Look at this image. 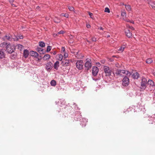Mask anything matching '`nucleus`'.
I'll return each mask as SVG.
<instances>
[{
    "label": "nucleus",
    "instance_id": "a878e982",
    "mask_svg": "<svg viewBox=\"0 0 155 155\" xmlns=\"http://www.w3.org/2000/svg\"><path fill=\"white\" fill-rule=\"evenodd\" d=\"M153 60H152L151 59V58H148L146 61V62L147 63V64H150L152 62H153Z\"/></svg>",
    "mask_w": 155,
    "mask_h": 155
},
{
    "label": "nucleus",
    "instance_id": "ddd939ff",
    "mask_svg": "<svg viewBox=\"0 0 155 155\" xmlns=\"http://www.w3.org/2000/svg\"><path fill=\"white\" fill-rule=\"evenodd\" d=\"M125 33L126 35L129 38H131L132 36V33L129 29H125Z\"/></svg>",
    "mask_w": 155,
    "mask_h": 155
},
{
    "label": "nucleus",
    "instance_id": "8fccbe9b",
    "mask_svg": "<svg viewBox=\"0 0 155 155\" xmlns=\"http://www.w3.org/2000/svg\"><path fill=\"white\" fill-rule=\"evenodd\" d=\"M40 7L39 6H38L36 8V9L38 10H39L40 9Z\"/></svg>",
    "mask_w": 155,
    "mask_h": 155
},
{
    "label": "nucleus",
    "instance_id": "ea45409f",
    "mask_svg": "<svg viewBox=\"0 0 155 155\" xmlns=\"http://www.w3.org/2000/svg\"><path fill=\"white\" fill-rule=\"evenodd\" d=\"M129 28L131 29L132 30H134V28L132 26H129Z\"/></svg>",
    "mask_w": 155,
    "mask_h": 155
},
{
    "label": "nucleus",
    "instance_id": "2f4dec72",
    "mask_svg": "<svg viewBox=\"0 0 155 155\" xmlns=\"http://www.w3.org/2000/svg\"><path fill=\"white\" fill-rule=\"evenodd\" d=\"M68 8L70 11H73L74 10V8L72 6H68Z\"/></svg>",
    "mask_w": 155,
    "mask_h": 155
},
{
    "label": "nucleus",
    "instance_id": "6e6552de",
    "mask_svg": "<svg viewBox=\"0 0 155 155\" xmlns=\"http://www.w3.org/2000/svg\"><path fill=\"white\" fill-rule=\"evenodd\" d=\"M3 40H7L8 41H12L13 38H12L11 35L10 34H6L5 36L2 38Z\"/></svg>",
    "mask_w": 155,
    "mask_h": 155
},
{
    "label": "nucleus",
    "instance_id": "f3484780",
    "mask_svg": "<svg viewBox=\"0 0 155 155\" xmlns=\"http://www.w3.org/2000/svg\"><path fill=\"white\" fill-rule=\"evenodd\" d=\"M51 56L49 54H45L43 57V60L44 61H48L50 58Z\"/></svg>",
    "mask_w": 155,
    "mask_h": 155
},
{
    "label": "nucleus",
    "instance_id": "13d9d810",
    "mask_svg": "<svg viewBox=\"0 0 155 155\" xmlns=\"http://www.w3.org/2000/svg\"><path fill=\"white\" fill-rule=\"evenodd\" d=\"M129 26H127V27H128V28H129Z\"/></svg>",
    "mask_w": 155,
    "mask_h": 155
},
{
    "label": "nucleus",
    "instance_id": "4c0bfd02",
    "mask_svg": "<svg viewBox=\"0 0 155 155\" xmlns=\"http://www.w3.org/2000/svg\"><path fill=\"white\" fill-rule=\"evenodd\" d=\"M18 37H19L18 38H17V40L18 39H21L23 38V36L22 35H21V36L19 35L18 36Z\"/></svg>",
    "mask_w": 155,
    "mask_h": 155
},
{
    "label": "nucleus",
    "instance_id": "4d7b16f0",
    "mask_svg": "<svg viewBox=\"0 0 155 155\" xmlns=\"http://www.w3.org/2000/svg\"><path fill=\"white\" fill-rule=\"evenodd\" d=\"M43 51V50L42 49V50H41V51Z\"/></svg>",
    "mask_w": 155,
    "mask_h": 155
},
{
    "label": "nucleus",
    "instance_id": "0eeeda50",
    "mask_svg": "<svg viewBox=\"0 0 155 155\" xmlns=\"http://www.w3.org/2000/svg\"><path fill=\"white\" fill-rule=\"evenodd\" d=\"M128 77L127 76L123 78L122 81V84L123 86H127L129 84V79Z\"/></svg>",
    "mask_w": 155,
    "mask_h": 155
},
{
    "label": "nucleus",
    "instance_id": "c03bdc74",
    "mask_svg": "<svg viewBox=\"0 0 155 155\" xmlns=\"http://www.w3.org/2000/svg\"><path fill=\"white\" fill-rule=\"evenodd\" d=\"M14 0H9V2L11 4L12 3Z\"/></svg>",
    "mask_w": 155,
    "mask_h": 155
},
{
    "label": "nucleus",
    "instance_id": "a211bd4d",
    "mask_svg": "<svg viewBox=\"0 0 155 155\" xmlns=\"http://www.w3.org/2000/svg\"><path fill=\"white\" fill-rule=\"evenodd\" d=\"M29 55V51L27 49L25 50L24 51L23 55L25 58H27Z\"/></svg>",
    "mask_w": 155,
    "mask_h": 155
},
{
    "label": "nucleus",
    "instance_id": "603ef678",
    "mask_svg": "<svg viewBox=\"0 0 155 155\" xmlns=\"http://www.w3.org/2000/svg\"><path fill=\"white\" fill-rule=\"evenodd\" d=\"M11 4H12V6H13V7H15V6H16L14 4H12V3Z\"/></svg>",
    "mask_w": 155,
    "mask_h": 155
},
{
    "label": "nucleus",
    "instance_id": "72a5a7b5",
    "mask_svg": "<svg viewBox=\"0 0 155 155\" xmlns=\"http://www.w3.org/2000/svg\"><path fill=\"white\" fill-rule=\"evenodd\" d=\"M88 13L89 14V15H90V18H91L93 19V13L90 12H88Z\"/></svg>",
    "mask_w": 155,
    "mask_h": 155
},
{
    "label": "nucleus",
    "instance_id": "dca6fc26",
    "mask_svg": "<svg viewBox=\"0 0 155 155\" xmlns=\"http://www.w3.org/2000/svg\"><path fill=\"white\" fill-rule=\"evenodd\" d=\"M139 77V74L137 72L133 73L132 75V77L134 79H137Z\"/></svg>",
    "mask_w": 155,
    "mask_h": 155
},
{
    "label": "nucleus",
    "instance_id": "4be33fe9",
    "mask_svg": "<svg viewBox=\"0 0 155 155\" xmlns=\"http://www.w3.org/2000/svg\"><path fill=\"white\" fill-rule=\"evenodd\" d=\"M126 47V46L125 45H123L121 46L118 50L119 51H121V52H123L124 48Z\"/></svg>",
    "mask_w": 155,
    "mask_h": 155
},
{
    "label": "nucleus",
    "instance_id": "9b49d317",
    "mask_svg": "<svg viewBox=\"0 0 155 155\" xmlns=\"http://www.w3.org/2000/svg\"><path fill=\"white\" fill-rule=\"evenodd\" d=\"M147 84L149 85L150 91H151L153 88H154L155 86L154 81L151 80H149L147 82Z\"/></svg>",
    "mask_w": 155,
    "mask_h": 155
},
{
    "label": "nucleus",
    "instance_id": "a18cd8bd",
    "mask_svg": "<svg viewBox=\"0 0 155 155\" xmlns=\"http://www.w3.org/2000/svg\"><path fill=\"white\" fill-rule=\"evenodd\" d=\"M57 54V52L56 51H54L53 52V54L55 55Z\"/></svg>",
    "mask_w": 155,
    "mask_h": 155
},
{
    "label": "nucleus",
    "instance_id": "bf43d9fd",
    "mask_svg": "<svg viewBox=\"0 0 155 155\" xmlns=\"http://www.w3.org/2000/svg\"><path fill=\"white\" fill-rule=\"evenodd\" d=\"M154 75V76H155V73Z\"/></svg>",
    "mask_w": 155,
    "mask_h": 155
},
{
    "label": "nucleus",
    "instance_id": "e433bc0d",
    "mask_svg": "<svg viewBox=\"0 0 155 155\" xmlns=\"http://www.w3.org/2000/svg\"><path fill=\"white\" fill-rule=\"evenodd\" d=\"M92 40L93 41H96V38L95 37H93L92 38Z\"/></svg>",
    "mask_w": 155,
    "mask_h": 155
},
{
    "label": "nucleus",
    "instance_id": "6e6d98bb",
    "mask_svg": "<svg viewBox=\"0 0 155 155\" xmlns=\"http://www.w3.org/2000/svg\"><path fill=\"white\" fill-rule=\"evenodd\" d=\"M107 37H110V35H107Z\"/></svg>",
    "mask_w": 155,
    "mask_h": 155
},
{
    "label": "nucleus",
    "instance_id": "49530a36",
    "mask_svg": "<svg viewBox=\"0 0 155 155\" xmlns=\"http://www.w3.org/2000/svg\"><path fill=\"white\" fill-rule=\"evenodd\" d=\"M41 48H38V52H39V53H40L41 54V53H40V51L41 50Z\"/></svg>",
    "mask_w": 155,
    "mask_h": 155
},
{
    "label": "nucleus",
    "instance_id": "7ed1b4c3",
    "mask_svg": "<svg viewBox=\"0 0 155 155\" xmlns=\"http://www.w3.org/2000/svg\"><path fill=\"white\" fill-rule=\"evenodd\" d=\"M84 66L86 69L87 71L89 70L92 67L91 60L90 59L87 58L86 59V61L84 64Z\"/></svg>",
    "mask_w": 155,
    "mask_h": 155
},
{
    "label": "nucleus",
    "instance_id": "bb28decb",
    "mask_svg": "<svg viewBox=\"0 0 155 155\" xmlns=\"http://www.w3.org/2000/svg\"><path fill=\"white\" fill-rule=\"evenodd\" d=\"M39 45L40 47H44L45 46V43L43 42H40L39 43Z\"/></svg>",
    "mask_w": 155,
    "mask_h": 155
},
{
    "label": "nucleus",
    "instance_id": "864d4df0",
    "mask_svg": "<svg viewBox=\"0 0 155 155\" xmlns=\"http://www.w3.org/2000/svg\"><path fill=\"white\" fill-rule=\"evenodd\" d=\"M100 29H101V30H103V28H102V27H100Z\"/></svg>",
    "mask_w": 155,
    "mask_h": 155
},
{
    "label": "nucleus",
    "instance_id": "5701e85b",
    "mask_svg": "<svg viewBox=\"0 0 155 155\" xmlns=\"http://www.w3.org/2000/svg\"><path fill=\"white\" fill-rule=\"evenodd\" d=\"M50 84L51 86H54L56 85V82L55 80H52L51 81Z\"/></svg>",
    "mask_w": 155,
    "mask_h": 155
},
{
    "label": "nucleus",
    "instance_id": "c85d7f7f",
    "mask_svg": "<svg viewBox=\"0 0 155 155\" xmlns=\"http://www.w3.org/2000/svg\"><path fill=\"white\" fill-rule=\"evenodd\" d=\"M51 46H48L47 47V49L46 50L47 52H49L51 51Z\"/></svg>",
    "mask_w": 155,
    "mask_h": 155
},
{
    "label": "nucleus",
    "instance_id": "a19ab883",
    "mask_svg": "<svg viewBox=\"0 0 155 155\" xmlns=\"http://www.w3.org/2000/svg\"><path fill=\"white\" fill-rule=\"evenodd\" d=\"M64 33V31H60L58 33V34H63Z\"/></svg>",
    "mask_w": 155,
    "mask_h": 155
},
{
    "label": "nucleus",
    "instance_id": "412c9836",
    "mask_svg": "<svg viewBox=\"0 0 155 155\" xmlns=\"http://www.w3.org/2000/svg\"><path fill=\"white\" fill-rule=\"evenodd\" d=\"M16 47L17 49H19L20 50H21L24 47L22 45L19 44L17 45H16Z\"/></svg>",
    "mask_w": 155,
    "mask_h": 155
},
{
    "label": "nucleus",
    "instance_id": "4468645a",
    "mask_svg": "<svg viewBox=\"0 0 155 155\" xmlns=\"http://www.w3.org/2000/svg\"><path fill=\"white\" fill-rule=\"evenodd\" d=\"M30 54L31 56L36 58L38 56V54L36 52L31 51L30 52Z\"/></svg>",
    "mask_w": 155,
    "mask_h": 155
},
{
    "label": "nucleus",
    "instance_id": "423d86ee",
    "mask_svg": "<svg viewBox=\"0 0 155 155\" xmlns=\"http://www.w3.org/2000/svg\"><path fill=\"white\" fill-rule=\"evenodd\" d=\"M77 68L79 70H81L83 69V63L82 60H78L77 61L76 63Z\"/></svg>",
    "mask_w": 155,
    "mask_h": 155
},
{
    "label": "nucleus",
    "instance_id": "aec40b11",
    "mask_svg": "<svg viewBox=\"0 0 155 155\" xmlns=\"http://www.w3.org/2000/svg\"><path fill=\"white\" fill-rule=\"evenodd\" d=\"M8 43H6V42H4L1 43L0 44V46L1 47L6 48V47L7 45V44H8Z\"/></svg>",
    "mask_w": 155,
    "mask_h": 155
},
{
    "label": "nucleus",
    "instance_id": "58836bf2",
    "mask_svg": "<svg viewBox=\"0 0 155 155\" xmlns=\"http://www.w3.org/2000/svg\"><path fill=\"white\" fill-rule=\"evenodd\" d=\"M61 52H64V51H65V49H64V47H62L61 48Z\"/></svg>",
    "mask_w": 155,
    "mask_h": 155
},
{
    "label": "nucleus",
    "instance_id": "f8f14e48",
    "mask_svg": "<svg viewBox=\"0 0 155 155\" xmlns=\"http://www.w3.org/2000/svg\"><path fill=\"white\" fill-rule=\"evenodd\" d=\"M69 64V60H64L63 61H62L61 64L62 65L64 66L67 67V68H68V66Z\"/></svg>",
    "mask_w": 155,
    "mask_h": 155
},
{
    "label": "nucleus",
    "instance_id": "f257e3e1",
    "mask_svg": "<svg viewBox=\"0 0 155 155\" xmlns=\"http://www.w3.org/2000/svg\"><path fill=\"white\" fill-rule=\"evenodd\" d=\"M116 74L120 77H123L127 75V76H130L131 75V73L128 71L124 70H117L116 72Z\"/></svg>",
    "mask_w": 155,
    "mask_h": 155
},
{
    "label": "nucleus",
    "instance_id": "37998d69",
    "mask_svg": "<svg viewBox=\"0 0 155 155\" xmlns=\"http://www.w3.org/2000/svg\"><path fill=\"white\" fill-rule=\"evenodd\" d=\"M64 56V58H66L68 56V54H65Z\"/></svg>",
    "mask_w": 155,
    "mask_h": 155
},
{
    "label": "nucleus",
    "instance_id": "79ce46f5",
    "mask_svg": "<svg viewBox=\"0 0 155 155\" xmlns=\"http://www.w3.org/2000/svg\"><path fill=\"white\" fill-rule=\"evenodd\" d=\"M86 27L87 28H89L91 27V25L89 24H87Z\"/></svg>",
    "mask_w": 155,
    "mask_h": 155
},
{
    "label": "nucleus",
    "instance_id": "cd10ccee",
    "mask_svg": "<svg viewBox=\"0 0 155 155\" xmlns=\"http://www.w3.org/2000/svg\"><path fill=\"white\" fill-rule=\"evenodd\" d=\"M16 56V53H14L12 54L11 55V59H14Z\"/></svg>",
    "mask_w": 155,
    "mask_h": 155
},
{
    "label": "nucleus",
    "instance_id": "b1692460",
    "mask_svg": "<svg viewBox=\"0 0 155 155\" xmlns=\"http://www.w3.org/2000/svg\"><path fill=\"white\" fill-rule=\"evenodd\" d=\"M57 56H58V59L59 60H60V61L62 60L63 59V55L62 54H58L57 55Z\"/></svg>",
    "mask_w": 155,
    "mask_h": 155
},
{
    "label": "nucleus",
    "instance_id": "09e8293b",
    "mask_svg": "<svg viewBox=\"0 0 155 155\" xmlns=\"http://www.w3.org/2000/svg\"><path fill=\"white\" fill-rule=\"evenodd\" d=\"M101 62L102 63L104 64L105 63V61L102 60L101 61Z\"/></svg>",
    "mask_w": 155,
    "mask_h": 155
},
{
    "label": "nucleus",
    "instance_id": "9d476101",
    "mask_svg": "<svg viewBox=\"0 0 155 155\" xmlns=\"http://www.w3.org/2000/svg\"><path fill=\"white\" fill-rule=\"evenodd\" d=\"M99 71L98 68L96 66H94L92 69V72L93 75L95 76L97 74Z\"/></svg>",
    "mask_w": 155,
    "mask_h": 155
},
{
    "label": "nucleus",
    "instance_id": "2eb2a0df",
    "mask_svg": "<svg viewBox=\"0 0 155 155\" xmlns=\"http://www.w3.org/2000/svg\"><path fill=\"white\" fill-rule=\"evenodd\" d=\"M5 51L3 49H1L0 50V58L1 59L5 58Z\"/></svg>",
    "mask_w": 155,
    "mask_h": 155
},
{
    "label": "nucleus",
    "instance_id": "f704fd0d",
    "mask_svg": "<svg viewBox=\"0 0 155 155\" xmlns=\"http://www.w3.org/2000/svg\"><path fill=\"white\" fill-rule=\"evenodd\" d=\"M150 5L153 9H155V4H152Z\"/></svg>",
    "mask_w": 155,
    "mask_h": 155
},
{
    "label": "nucleus",
    "instance_id": "f03ea898",
    "mask_svg": "<svg viewBox=\"0 0 155 155\" xmlns=\"http://www.w3.org/2000/svg\"><path fill=\"white\" fill-rule=\"evenodd\" d=\"M6 48L7 51L8 53H12L14 51V50L15 49V47L14 46L11 45L10 43H8L6 47Z\"/></svg>",
    "mask_w": 155,
    "mask_h": 155
},
{
    "label": "nucleus",
    "instance_id": "1a4fd4ad",
    "mask_svg": "<svg viewBox=\"0 0 155 155\" xmlns=\"http://www.w3.org/2000/svg\"><path fill=\"white\" fill-rule=\"evenodd\" d=\"M53 64L51 62H49L45 64V69L48 71H50L53 68Z\"/></svg>",
    "mask_w": 155,
    "mask_h": 155
},
{
    "label": "nucleus",
    "instance_id": "de8ad7c7",
    "mask_svg": "<svg viewBox=\"0 0 155 155\" xmlns=\"http://www.w3.org/2000/svg\"><path fill=\"white\" fill-rule=\"evenodd\" d=\"M100 64L99 63H96V65L98 67L100 66Z\"/></svg>",
    "mask_w": 155,
    "mask_h": 155
},
{
    "label": "nucleus",
    "instance_id": "c756f323",
    "mask_svg": "<svg viewBox=\"0 0 155 155\" xmlns=\"http://www.w3.org/2000/svg\"><path fill=\"white\" fill-rule=\"evenodd\" d=\"M121 16L124 18L126 17V14L125 12H122Z\"/></svg>",
    "mask_w": 155,
    "mask_h": 155
},
{
    "label": "nucleus",
    "instance_id": "393cba45",
    "mask_svg": "<svg viewBox=\"0 0 155 155\" xmlns=\"http://www.w3.org/2000/svg\"><path fill=\"white\" fill-rule=\"evenodd\" d=\"M125 8L126 10L128 12L131 11L130 6L129 5H125Z\"/></svg>",
    "mask_w": 155,
    "mask_h": 155
},
{
    "label": "nucleus",
    "instance_id": "7c9ffc66",
    "mask_svg": "<svg viewBox=\"0 0 155 155\" xmlns=\"http://www.w3.org/2000/svg\"><path fill=\"white\" fill-rule=\"evenodd\" d=\"M104 12H105L109 13L110 12V10L108 8L106 7L105 8Z\"/></svg>",
    "mask_w": 155,
    "mask_h": 155
},
{
    "label": "nucleus",
    "instance_id": "c9c22d12",
    "mask_svg": "<svg viewBox=\"0 0 155 155\" xmlns=\"http://www.w3.org/2000/svg\"><path fill=\"white\" fill-rule=\"evenodd\" d=\"M61 21V20L59 19H57V20H54V22L56 23H59Z\"/></svg>",
    "mask_w": 155,
    "mask_h": 155
},
{
    "label": "nucleus",
    "instance_id": "473e14b6",
    "mask_svg": "<svg viewBox=\"0 0 155 155\" xmlns=\"http://www.w3.org/2000/svg\"><path fill=\"white\" fill-rule=\"evenodd\" d=\"M60 16H64L67 18H68L69 17V15L68 14H62L60 15Z\"/></svg>",
    "mask_w": 155,
    "mask_h": 155
},
{
    "label": "nucleus",
    "instance_id": "3c124183",
    "mask_svg": "<svg viewBox=\"0 0 155 155\" xmlns=\"http://www.w3.org/2000/svg\"><path fill=\"white\" fill-rule=\"evenodd\" d=\"M57 35L56 34H54L53 35V36L54 37H55Z\"/></svg>",
    "mask_w": 155,
    "mask_h": 155
},
{
    "label": "nucleus",
    "instance_id": "20e7f679",
    "mask_svg": "<svg viewBox=\"0 0 155 155\" xmlns=\"http://www.w3.org/2000/svg\"><path fill=\"white\" fill-rule=\"evenodd\" d=\"M103 68L106 76H110L111 75L112 72L111 68L107 66H104Z\"/></svg>",
    "mask_w": 155,
    "mask_h": 155
},
{
    "label": "nucleus",
    "instance_id": "6ab92c4d",
    "mask_svg": "<svg viewBox=\"0 0 155 155\" xmlns=\"http://www.w3.org/2000/svg\"><path fill=\"white\" fill-rule=\"evenodd\" d=\"M59 62L58 61H56L54 64V68L55 69L57 70L58 69V67H59Z\"/></svg>",
    "mask_w": 155,
    "mask_h": 155
},
{
    "label": "nucleus",
    "instance_id": "39448f33",
    "mask_svg": "<svg viewBox=\"0 0 155 155\" xmlns=\"http://www.w3.org/2000/svg\"><path fill=\"white\" fill-rule=\"evenodd\" d=\"M147 80L145 78L143 77L142 78L141 82V86L142 88L145 89L146 87V85L147 84Z\"/></svg>",
    "mask_w": 155,
    "mask_h": 155
},
{
    "label": "nucleus",
    "instance_id": "5fc2aeb1",
    "mask_svg": "<svg viewBox=\"0 0 155 155\" xmlns=\"http://www.w3.org/2000/svg\"><path fill=\"white\" fill-rule=\"evenodd\" d=\"M130 22L132 23H134V21H130Z\"/></svg>",
    "mask_w": 155,
    "mask_h": 155
}]
</instances>
